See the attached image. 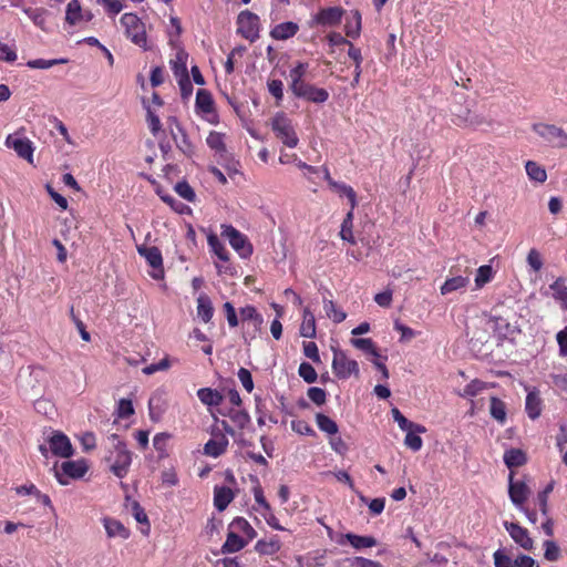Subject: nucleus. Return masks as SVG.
I'll list each match as a JSON object with an SVG mask.
<instances>
[{"label":"nucleus","instance_id":"f257e3e1","mask_svg":"<svg viewBox=\"0 0 567 567\" xmlns=\"http://www.w3.org/2000/svg\"><path fill=\"white\" fill-rule=\"evenodd\" d=\"M109 440L114 446V451L109 458L112 462L111 471L118 478H123L126 476L132 463L131 452L126 449V444L117 434L110 435Z\"/></svg>","mask_w":567,"mask_h":567},{"label":"nucleus","instance_id":"f03ea898","mask_svg":"<svg viewBox=\"0 0 567 567\" xmlns=\"http://www.w3.org/2000/svg\"><path fill=\"white\" fill-rule=\"evenodd\" d=\"M121 24L125 29L126 37L136 45L147 50V37L145 25L135 13H124Z\"/></svg>","mask_w":567,"mask_h":567},{"label":"nucleus","instance_id":"7ed1b4c3","mask_svg":"<svg viewBox=\"0 0 567 567\" xmlns=\"http://www.w3.org/2000/svg\"><path fill=\"white\" fill-rule=\"evenodd\" d=\"M532 128L549 146L555 148H567V132L561 127L555 124L535 123Z\"/></svg>","mask_w":567,"mask_h":567},{"label":"nucleus","instance_id":"20e7f679","mask_svg":"<svg viewBox=\"0 0 567 567\" xmlns=\"http://www.w3.org/2000/svg\"><path fill=\"white\" fill-rule=\"evenodd\" d=\"M452 122L460 127L477 128L487 123L482 114L472 112L467 105L454 104L451 109Z\"/></svg>","mask_w":567,"mask_h":567},{"label":"nucleus","instance_id":"39448f33","mask_svg":"<svg viewBox=\"0 0 567 567\" xmlns=\"http://www.w3.org/2000/svg\"><path fill=\"white\" fill-rule=\"evenodd\" d=\"M221 236L228 239L230 246L241 258L247 259L252 255V245L247 236L231 225H221Z\"/></svg>","mask_w":567,"mask_h":567},{"label":"nucleus","instance_id":"423d86ee","mask_svg":"<svg viewBox=\"0 0 567 567\" xmlns=\"http://www.w3.org/2000/svg\"><path fill=\"white\" fill-rule=\"evenodd\" d=\"M272 131L276 136L288 147H296L298 145L299 138L295 132L293 126L291 125L290 120L284 114L278 113L271 123Z\"/></svg>","mask_w":567,"mask_h":567},{"label":"nucleus","instance_id":"0eeeda50","mask_svg":"<svg viewBox=\"0 0 567 567\" xmlns=\"http://www.w3.org/2000/svg\"><path fill=\"white\" fill-rule=\"evenodd\" d=\"M332 370L339 379H348L350 375L359 374V364L355 360L349 359L344 351L332 348Z\"/></svg>","mask_w":567,"mask_h":567},{"label":"nucleus","instance_id":"6e6552de","mask_svg":"<svg viewBox=\"0 0 567 567\" xmlns=\"http://www.w3.org/2000/svg\"><path fill=\"white\" fill-rule=\"evenodd\" d=\"M237 32L249 40L255 42L259 38V18L257 14L246 10L241 11L237 18Z\"/></svg>","mask_w":567,"mask_h":567},{"label":"nucleus","instance_id":"1a4fd4ad","mask_svg":"<svg viewBox=\"0 0 567 567\" xmlns=\"http://www.w3.org/2000/svg\"><path fill=\"white\" fill-rule=\"evenodd\" d=\"M6 146L12 148L19 157L33 164V143L25 136H21L19 133L10 134L6 138Z\"/></svg>","mask_w":567,"mask_h":567},{"label":"nucleus","instance_id":"9d476101","mask_svg":"<svg viewBox=\"0 0 567 567\" xmlns=\"http://www.w3.org/2000/svg\"><path fill=\"white\" fill-rule=\"evenodd\" d=\"M290 90L295 96L312 103H324L329 99V93L326 89L316 87L307 82H302Z\"/></svg>","mask_w":567,"mask_h":567},{"label":"nucleus","instance_id":"9b49d317","mask_svg":"<svg viewBox=\"0 0 567 567\" xmlns=\"http://www.w3.org/2000/svg\"><path fill=\"white\" fill-rule=\"evenodd\" d=\"M532 491L525 481H514V473L508 477V495L516 508H523Z\"/></svg>","mask_w":567,"mask_h":567},{"label":"nucleus","instance_id":"f8f14e48","mask_svg":"<svg viewBox=\"0 0 567 567\" xmlns=\"http://www.w3.org/2000/svg\"><path fill=\"white\" fill-rule=\"evenodd\" d=\"M210 434L212 439L204 445V454L210 457H219L226 452L229 441L219 427H214Z\"/></svg>","mask_w":567,"mask_h":567},{"label":"nucleus","instance_id":"ddd939ff","mask_svg":"<svg viewBox=\"0 0 567 567\" xmlns=\"http://www.w3.org/2000/svg\"><path fill=\"white\" fill-rule=\"evenodd\" d=\"M137 252L144 257L148 265L154 269L152 277L159 279L163 277V258L161 250L155 246H137Z\"/></svg>","mask_w":567,"mask_h":567},{"label":"nucleus","instance_id":"4468645a","mask_svg":"<svg viewBox=\"0 0 567 567\" xmlns=\"http://www.w3.org/2000/svg\"><path fill=\"white\" fill-rule=\"evenodd\" d=\"M344 10L341 7H329L318 11L313 17V24L322 27H334L341 22Z\"/></svg>","mask_w":567,"mask_h":567},{"label":"nucleus","instance_id":"2eb2a0df","mask_svg":"<svg viewBox=\"0 0 567 567\" xmlns=\"http://www.w3.org/2000/svg\"><path fill=\"white\" fill-rule=\"evenodd\" d=\"M504 527L508 532L512 539L523 547L526 550H529L533 548L534 542L532 537L529 536V533L526 528L522 527L517 523H508L504 522Z\"/></svg>","mask_w":567,"mask_h":567},{"label":"nucleus","instance_id":"dca6fc26","mask_svg":"<svg viewBox=\"0 0 567 567\" xmlns=\"http://www.w3.org/2000/svg\"><path fill=\"white\" fill-rule=\"evenodd\" d=\"M337 543L341 546L349 543L357 550L374 547L378 544L373 536H361L353 533L341 534L337 538Z\"/></svg>","mask_w":567,"mask_h":567},{"label":"nucleus","instance_id":"f3484780","mask_svg":"<svg viewBox=\"0 0 567 567\" xmlns=\"http://www.w3.org/2000/svg\"><path fill=\"white\" fill-rule=\"evenodd\" d=\"M49 449L60 457H70L73 454L72 444L63 433H54L49 440Z\"/></svg>","mask_w":567,"mask_h":567},{"label":"nucleus","instance_id":"a211bd4d","mask_svg":"<svg viewBox=\"0 0 567 567\" xmlns=\"http://www.w3.org/2000/svg\"><path fill=\"white\" fill-rule=\"evenodd\" d=\"M92 14L90 12L83 13L79 0H71L66 6L65 21L71 25H76L82 21H90Z\"/></svg>","mask_w":567,"mask_h":567},{"label":"nucleus","instance_id":"6ab92c4d","mask_svg":"<svg viewBox=\"0 0 567 567\" xmlns=\"http://www.w3.org/2000/svg\"><path fill=\"white\" fill-rule=\"evenodd\" d=\"M102 522L107 537H118L121 539H127L130 537V529L126 528L120 520L111 517H104Z\"/></svg>","mask_w":567,"mask_h":567},{"label":"nucleus","instance_id":"aec40b11","mask_svg":"<svg viewBox=\"0 0 567 567\" xmlns=\"http://www.w3.org/2000/svg\"><path fill=\"white\" fill-rule=\"evenodd\" d=\"M470 284V271L466 268V275H457L453 276L451 278H447L444 284L441 286L440 291L441 295L446 296L449 293H452L454 291L464 289Z\"/></svg>","mask_w":567,"mask_h":567},{"label":"nucleus","instance_id":"412c9836","mask_svg":"<svg viewBox=\"0 0 567 567\" xmlns=\"http://www.w3.org/2000/svg\"><path fill=\"white\" fill-rule=\"evenodd\" d=\"M235 497L234 492L226 486H215L214 488V506L223 512L233 502Z\"/></svg>","mask_w":567,"mask_h":567},{"label":"nucleus","instance_id":"4be33fe9","mask_svg":"<svg viewBox=\"0 0 567 567\" xmlns=\"http://www.w3.org/2000/svg\"><path fill=\"white\" fill-rule=\"evenodd\" d=\"M247 544L248 540L244 539L234 529L229 528L226 542L221 546L220 551L221 554L237 553L241 550Z\"/></svg>","mask_w":567,"mask_h":567},{"label":"nucleus","instance_id":"5701e85b","mask_svg":"<svg viewBox=\"0 0 567 567\" xmlns=\"http://www.w3.org/2000/svg\"><path fill=\"white\" fill-rule=\"evenodd\" d=\"M298 30L299 25L297 23L288 21L275 25L270 31V35L275 40H288L292 38Z\"/></svg>","mask_w":567,"mask_h":567},{"label":"nucleus","instance_id":"b1692460","mask_svg":"<svg viewBox=\"0 0 567 567\" xmlns=\"http://www.w3.org/2000/svg\"><path fill=\"white\" fill-rule=\"evenodd\" d=\"M171 136L175 142L177 148L187 157H192L195 153V147L190 140L188 138L185 130L182 132H175L174 128H171Z\"/></svg>","mask_w":567,"mask_h":567},{"label":"nucleus","instance_id":"393cba45","mask_svg":"<svg viewBox=\"0 0 567 567\" xmlns=\"http://www.w3.org/2000/svg\"><path fill=\"white\" fill-rule=\"evenodd\" d=\"M362 27V17L359 10H352L347 19L344 31L346 35L351 39H357L360 35Z\"/></svg>","mask_w":567,"mask_h":567},{"label":"nucleus","instance_id":"a878e982","mask_svg":"<svg viewBox=\"0 0 567 567\" xmlns=\"http://www.w3.org/2000/svg\"><path fill=\"white\" fill-rule=\"evenodd\" d=\"M62 473L71 478H81L87 471L84 461H66L61 465Z\"/></svg>","mask_w":567,"mask_h":567},{"label":"nucleus","instance_id":"bb28decb","mask_svg":"<svg viewBox=\"0 0 567 567\" xmlns=\"http://www.w3.org/2000/svg\"><path fill=\"white\" fill-rule=\"evenodd\" d=\"M525 410L529 419L536 420L542 414V399L537 391L528 392L525 402Z\"/></svg>","mask_w":567,"mask_h":567},{"label":"nucleus","instance_id":"cd10ccee","mask_svg":"<svg viewBox=\"0 0 567 567\" xmlns=\"http://www.w3.org/2000/svg\"><path fill=\"white\" fill-rule=\"evenodd\" d=\"M199 401L207 406H218L221 404L224 396L223 394L212 388H202L197 391Z\"/></svg>","mask_w":567,"mask_h":567},{"label":"nucleus","instance_id":"c85d7f7f","mask_svg":"<svg viewBox=\"0 0 567 567\" xmlns=\"http://www.w3.org/2000/svg\"><path fill=\"white\" fill-rule=\"evenodd\" d=\"M300 336L312 339L316 337V319L309 308L303 309L302 322L299 329Z\"/></svg>","mask_w":567,"mask_h":567},{"label":"nucleus","instance_id":"c756f323","mask_svg":"<svg viewBox=\"0 0 567 567\" xmlns=\"http://www.w3.org/2000/svg\"><path fill=\"white\" fill-rule=\"evenodd\" d=\"M240 318L243 322L252 324L254 330H259L264 323V319L254 306H246L240 309Z\"/></svg>","mask_w":567,"mask_h":567},{"label":"nucleus","instance_id":"7c9ffc66","mask_svg":"<svg viewBox=\"0 0 567 567\" xmlns=\"http://www.w3.org/2000/svg\"><path fill=\"white\" fill-rule=\"evenodd\" d=\"M392 416L402 431H414L416 433L426 431L423 425L409 421L396 408L392 409Z\"/></svg>","mask_w":567,"mask_h":567},{"label":"nucleus","instance_id":"2f4dec72","mask_svg":"<svg viewBox=\"0 0 567 567\" xmlns=\"http://www.w3.org/2000/svg\"><path fill=\"white\" fill-rule=\"evenodd\" d=\"M214 315V307L212 300L206 295H200L197 298V316L205 322H209Z\"/></svg>","mask_w":567,"mask_h":567},{"label":"nucleus","instance_id":"473e14b6","mask_svg":"<svg viewBox=\"0 0 567 567\" xmlns=\"http://www.w3.org/2000/svg\"><path fill=\"white\" fill-rule=\"evenodd\" d=\"M207 243L210 248V250L217 256V258L221 262H228L229 261V252L224 246V244L219 240L218 236L215 234H210L207 237Z\"/></svg>","mask_w":567,"mask_h":567},{"label":"nucleus","instance_id":"72a5a7b5","mask_svg":"<svg viewBox=\"0 0 567 567\" xmlns=\"http://www.w3.org/2000/svg\"><path fill=\"white\" fill-rule=\"evenodd\" d=\"M280 548L281 543L277 536L270 538L269 540L259 539L255 545L256 551L261 555H274L278 553Z\"/></svg>","mask_w":567,"mask_h":567},{"label":"nucleus","instance_id":"f704fd0d","mask_svg":"<svg viewBox=\"0 0 567 567\" xmlns=\"http://www.w3.org/2000/svg\"><path fill=\"white\" fill-rule=\"evenodd\" d=\"M329 186L340 195H344L348 198L352 209L357 207V194L351 186L344 183H338L334 179H329Z\"/></svg>","mask_w":567,"mask_h":567},{"label":"nucleus","instance_id":"c9c22d12","mask_svg":"<svg viewBox=\"0 0 567 567\" xmlns=\"http://www.w3.org/2000/svg\"><path fill=\"white\" fill-rule=\"evenodd\" d=\"M526 461V454L519 449H511L504 453V463L508 468L522 466Z\"/></svg>","mask_w":567,"mask_h":567},{"label":"nucleus","instance_id":"e433bc0d","mask_svg":"<svg viewBox=\"0 0 567 567\" xmlns=\"http://www.w3.org/2000/svg\"><path fill=\"white\" fill-rule=\"evenodd\" d=\"M353 209L350 207V210L347 213L340 229V237L342 240L350 243L351 245L355 244V239L353 236Z\"/></svg>","mask_w":567,"mask_h":567},{"label":"nucleus","instance_id":"4c0bfd02","mask_svg":"<svg viewBox=\"0 0 567 567\" xmlns=\"http://www.w3.org/2000/svg\"><path fill=\"white\" fill-rule=\"evenodd\" d=\"M196 107L203 113H212L214 111V100L210 92L204 89L197 91Z\"/></svg>","mask_w":567,"mask_h":567},{"label":"nucleus","instance_id":"58836bf2","mask_svg":"<svg viewBox=\"0 0 567 567\" xmlns=\"http://www.w3.org/2000/svg\"><path fill=\"white\" fill-rule=\"evenodd\" d=\"M24 14L40 29L45 30L48 11L43 8H24Z\"/></svg>","mask_w":567,"mask_h":567},{"label":"nucleus","instance_id":"ea45409f","mask_svg":"<svg viewBox=\"0 0 567 567\" xmlns=\"http://www.w3.org/2000/svg\"><path fill=\"white\" fill-rule=\"evenodd\" d=\"M485 389H487L486 382L478 379H474L462 391L457 392V394L461 398L471 399L478 395Z\"/></svg>","mask_w":567,"mask_h":567},{"label":"nucleus","instance_id":"a19ab883","mask_svg":"<svg viewBox=\"0 0 567 567\" xmlns=\"http://www.w3.org/2000/svg\"><path fill=\"white\" fill-rule=\"evenodd\" d=\"M230 529H234L236 533L240 532L245 536H247L246 540H251L256 537L257 533L252 528V526L243 517H236L229 525Z\"/></svg>","mask_w":567,"mask_h":567},{"label":"nucleus","instance_id":"79ce46f5","mask_svg":"<svg viewBox=\"0 0 567 567\" xmlns=\"http://www.w3.org/2000/svg\"><path fill=\"white\" fill-rule=\"evenodd\" d=\"M489 412L494 420L504 424L506 421V404L498 398H491Z\"/></svg>","mask_w":567,"mask_h":567},{"label":"nucleus","instance_id":"37998d69","mask_svg":"<svg viewBox=\"0 0 567 567\" xmlns=\"http://www.w3.org/2000/svg\"><path fill=\"white\" fill-rule=\"evenodd\" d=\"M564 282L565 279L559 277L549 288L554 292V298L561 302L563 308L567 309V286Z\"/></svg>","mask_w":567,"mask_h":567},{"label":"nucleus","instance_id":"c03bdc74","mask_svg":"<svg viewBox=\"0 0 567 567\" xmlns=\"http://www.w3.org/2000/svg\"><path fill=\"white\" fill-rule=\"evenodd\" d=\"M316 422L320 431L329 435H336L339 431L338 424L329 416L322 413L316 415Z\"/></svg>","mask_w":567,"mask_h":567},{"label":"nucleus","instance_id":"a18cd8bd","mask_svg":"<svg viewBox=\"0 0 567 567\" xmlns=\"http://www.w3.org/2000/svg\"><path fill=\"white\" fill-rule=\"evenodd\" d=\"M178 85L182 99L188 100L193 93V84L187 73L186 62L184 61H182V76L178 80Z\"/></svg>","mask_w":567,"mask_h":567},{"label":"nucleus","instance_id":"49530a36","mask_svg":"<svg viewBox=\"0 0 567 567\" xmlns=\"http://www.w3.org/2000/svg\"><path fill=\"white\" fill-rule=\"evenodd\" d=\"M526 173L532 181L544 183L547 179L546 171L536 162L528 161L525 165Z\"/></svg>","mask_w":567,"mask_h":567},{"label":"nucleus","instance_id":"de8ad7c7","mask_svg":"<svg viewBox=\"0 0 567 567\" xmlns=\"http://www.w3.org/2000/svg\"><path fill=\"white\" fill-rule=\"evenodd\" d=\"M323 309L328 318H330L334 323H340L347 318V313L339 309L332 300H324Z\"/></svg>","mask_w":567,"mask_h":567},{"label":"nucleus","instance_id":"09e8293b","mask_svg":"<svg viewBox=\"0 0 567 567\" xmlns=\"http://www.w3.org/2000/svg\"><path fill=\"white\" fill-rule=\"evenodd\" d=\"M351 344L359 350L372 354L377 359L380 357L374 342L370 338L351 339Z\"/></svg>","mask_w":567,"mask_h":567},{"label":"nucleus","instance_id":"8fccbe9b","mask_svg":"<svg viewBox=\"0 0 567 567\" xmlns=\"http://www.w3.org/2000/svg\"><path fill=\"white\" fill-rule=\"evenodd\" d=\"M225 415L239 429H245L250 423V415L246 410L230 409Z\"/></svg>","mask_w":567,"mask_h":567},{"label":"nucleus","instance_id":"3c124183","mask_svg":"<svg viewBox=\"0 0 567 567\" xmlns=\"http://www.w3.org/2000/svg\"><path fill=\"white\" fill-rule=\"evenodd\" d=\"M207 145L216 153H226V145L224 142V134L219 132H210L206 138Z\"/></svg>","mask_w":567,"mask_h":567},{"label":"nucleus","instance_id":"603ef678","mask_svg":"<svg viewBox=\"0 0 567 567\" xmlns=\"http://www.w3.org/2000/svg\"><path fill=\"white\" fill-rule=\"evenodd\" d=\"M494 271L493 268L489 265L481 266L475 276V286L476 288L484 287L487 282H489L493 279Z\"/></svg>","mask_w":567,"mask_h":567},{"label":"nucleus","instance_id":"864d4df0","mask_svg":"<svg viewBox=\"0 0 567 567\" xmlns=\"http://www.w3.org/2000/svg\"><path fill=\"white\" fill-rule=\"evenodd\" d=\"M64 63H68V59H64V58H61V59H51V60H45V59H35V60H30L28 61L27 65L30 68V69H41V70H47V69H50L54 65H58V64H64Z\"/></svg>","mask_w":567,"mask_h":567},{"label":"nucleus","instance_id":"5fc2aeb1","mask_svg":"<svg viewBox=\"0 0 567 567\" xmlns=\"http://www.w3.org/2000/svg\"><path fill=\"white\" fill-rule=\"evenodd\" d=\"M307 69H308L307 63L298 62L297 65L290 70V73H289V76L291 79L290 89L305 82L302 80V78L306 74Z\"/></svg>","mask_w":567,"mask_h":567},{"label":"nucleus","instance_id":"6e6d98bb","mask_svg":"<svg viewBox=\"0 0 567 567\" xmlns=\"http://www.w3.org/2000/svg\"><path fill=\"white\" fill-rule=\"evenodd\" d=\"M171 439V434L166 432L157 433L153 439V446L159 453L161 457L167 455V442Z\"/></svg>","mask_w":567,"mask_h":567},{"label":"nucleus","instance_id":"4d7b16f0","mask_svg":"<svg viewBox=\"0 0 567 567\" xmlns=\"http://www.w3.org/2000/svg\"><path fill=\"white\" fill-rule=\"evenodd\" d=\"M175 190L176 193L184 199H186L187 202H194L195 198H196V194L194 192V189L190 187V185L183 181V182H178L176 185H175Z\"/></svg>","mask_w":567,"mask_h":567},{"label":"nucleus","instance_id":"13d9d810","mask_svg":"<svg viewBox=\"0 0 567 567\" xmlns=\"http://www.w3.org/2000/svg\"><path fill=\"white\" fill-rule=\"evenodd\" d=\"M299 375L307 382V383H313L316 382L317 378H318V374L315 370V368L308 363V362H302L300 365H299Z\"/></svg>","mask_w":567,"mask_h":567},{"label":"nucleus","instance_id":"bf43d9fd","mask_svg":"<svg viewBox=\"0 0 567 567\" xmlns=\"http://www.w3.org/2000/svg\"><path fill=\"white\" fill-rule=\"evenodd\" d=\"M419 434L420 433H416L414 431H406L404 444L413 452L420 451L423 445V441Z\"/></svg>","mask_w":567,"mask_h":567},{"label":"nucleus","instance_id":"052dcab7","mask_svg":"<svg viewBox=\"0 0 567 567\" xmlns=\"http://www.w3.org/2000/svg\"><path fill=\"white\" fill-rule=\"evenodd\" d=\"M544 547H545L544 557L548 561H556V560L559 559V557H560V549H559V547L557 546V544L555 542L546 540L544 543Z\"/></svg>","mask_w":567,"mask_h":567},{"label":"nucleus","instance_id":"680f3d73","mask_svg":"<svg viewBox=\"0 0 567 567\" xmlns=\"http://www.w3.org/2000/svg\"><path fill=\"white\" fill-rule=\"evenodd\" d=\"M147 114H146V121L148 123V127L151 133L156 136L159 131L162 130V123L159 117L151 110V107H147Z\"/></svg>","mask_w":567,"mask_h":567},{"label":"nucleus","instance_id":"e2e57ef3","mask_svg":"<svg viewBox=\"0 0 567 567\" xmlns=\"http://www.w3.org/2000/svg\"><path fill=\"white\" fill-rule=\"evenodd\" d=\"M96 3L103 6L110 16H116L123 9L120 0H96Z\"/></svg>","mask_w":567,"mask_h":567},{"label":"nucleus","instance_id":"0e129e2a","mask_svg":"<svg viewBox=\"0 0 567 567\" xmlns=\"http://www.w3.org/2000/svg\"><path fill=\"white\" fill-rule=\"evenodd\" d=\"M134 414V408L132 401L128 399H121L117 404V416L126 419Z\"/></svg>","mask_w":567,"mask_h":567},{"label":"nucleus","instance_id":"69168bd1","mask_svg":"<svg viewBox=\"0 0 567 567\" xmlns=\"http://www.w3.org/2000/svg\"><path fill=\"white\" fill-rule=\"evenodd\" d=\"M495 567H515L514 559L498 549L494 553Z\"/></svg>","mask_w":567,"mask_h":567},{"label":"nucleus","instance_id":"338daca9","mask_svg":"<svg viewBox=\"0 0 567 567\" xmlns=\"http://www.w3.org/2000/svg\"><path fill=\"white\" fill-rule=\"evenodd\" d=\"M347 560L352 567H382L381 563L360 556L348 558Z\"/></svg>","mask_w":567,"mask_h":567},{"label":"nucleus","instance_id":"774afa93","mask_svg":"<svg viewBox=\"0 0 567 567\" xmlns=\"http://www.w3.org/2000/svg\"><path fill=\"white\" fill-rule=\"evenodd\" d=\"M307 394L308 398L317 405H322L326 402V391L321 388H310Z\"/></svg>","mask_w":567,"mask_h":567}]
</instances>
